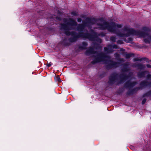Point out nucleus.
Instances as JSON below:
<instances>
[{"instance_id": "obj_1", "label": "nucleus", "mask_w": 151, "mask_h": 151, "mask_svg": "<svg viewBox=\"0 0 151 151\" xmlns=\"http://www.w3.org/2000/svg\"><path fill=\"white\" fill-rule=\"evenodd\" d=\"M87 20L88 21L89 24H91L97 23L99 29H107L109 32L116 34L120 37H126L131 35H136L139 37H143L144 41L146 43H149L151 41V36L149 35L147 31L144 32L137 31L130 28L129 27L126 26L122 31V33H119L118 31L117 28H120L122 27L121 24H116L114 22L109 24L102 19L96 20L95 19H89L87 18Z\"/></svg>"}, {"instance_id": "obj_2", "label": "nucleus", "mask_w": 151, "mask_h": 151, "mask_svg": "<svg viewBox=\"0 0 151 151\" xmlns=\"http://www.w3.org/2000/svg\"><path fill=\"white\" fill-rule=\"evenodd\" d=\"M89 27L87 23L77 25V22L72 19L68 20H65L64 23L61 25V29L63 30L67 35H71L73 38L71 41H75L80 37L88 38L91 41H95L97 38V34L93 31L90 35L86 32L85 28Z\"/></svg>"}, {"instance_id": "obj_3", "label": "nucleus", "mask_w": 151, "mask_h": 151, "mask_svg": "<svg viewBox=\"0 0 151 151\" xmlns=\"http://www.w3.org/2000/svg\"><path fill=\"white\" fill-rule=\"evenodd\" d=\"M97 49L94 48H89L86 52L87 55L94 54L95 57L93 63H96L103 62V63H108L110 64V66L113 67H116L119 66V63H118L111 61L110 60V58L103 53H99L96 52Z\"/></svg>"}, {"instance_id": "obj_4", "label": "nucleus", "mask_w": 151, "mask_h": 151, "mask_svg": "<svg viewBox=\"0 0 151 151\" xmlns=\"http://www.w3.org/2000/svg\"><path fill=\"white\" fill-rule=\"evenodd\" d=\"M117 48V45H109L107 47L104 48V50L106 52H112V50L111 48Z\"/></svg>"}, {"instance_id": "obj_5", "label": "nucleus", "mask_w": 151, "mask_h": 151, "mask_svg": "<svg viewBox=\"0 0 151 151\" xmlns=\"http://www.w3.org/2000/svg\"><path fill=\"white\" fill-rule=\"evenodd\" d=\"M87 44L86 42H83L82 43V46L80 47V49H85L87 46Z\"/></svg>"}, {"instance_id": "obj_6", "label": "nucleus", "mask_w": 151, "mask_h": 151, "mask_svg": "<svg viewBox=\"0 0 151 151\" xmlns=\"http://www.w3.org/2000/svg\"><path fill=\"white\" fill-rule=\"evenodd\" d=\"M141 85L142 86L143 85L144 86H147V85L151 86V83L149 84L147 82H143L141 83Z\"/></svg>"}, {"instance_id": "obj_7", "label": "nucleus", "mask_w": 151, "mask_h": 151, "mask_svg": "<svg viewBox=\"0 0 151 151\" xmlns=\"http://www.w3.org/2000/svg\"><path fill=\"white\" fill-rule=\"evenodd\" d=\"M111 40L112 42H114L116 41V38L115 37H112L111 38Z\"/></svg>"}, {"instance_id": "obj_8", "label": "nucleus", "mask_w": 151, "mask_h": 151, "mask_svg": "<svg viewBox=\"0 0 151 151\" xmlns=\"http://www.w3.org/2000/svg\"><path fill=\"white\" fill-rule=\"evenodd\" d=\"M132 55V54H128L126 55V57L127 58H129L131 57Z\"/></svg>"}, {"instance_id": "obj_9", "label": "nucleus", "mask_w": 151, "mask_h": 151, "mask_svg": "<svg viewBox=\"0 0 151 151\" xmlns=\"http://www.w3.org/2000/svg\"><path fill=\"white\" fill-rule=\"evenodd\" d=\"M52 63H49L47 64V66L48 67H50L52 65Z\"/></svg>"}, {"instance_id": "obj_10", "label": "nucleus", "mask_w": 151, "mask_h": 151, "mask_svg": "<svg viewBox=\"0 0 151 151\" xmlns=\"http://www.w3.org/2000/svg\"><path fill=\"white\" fill-rule=\"evenodd\" d=\"M146 101V99H143L142 101V104H145V102Z\"/></svg>"}, {"instance_id": "obj_11", "label": "nucleus", "mask_w": 151, "mask_h": 151, "mask_svg": "<svg viewBox=\"0 0 151 151\" xmlns=\"http://www.w3.org/2000/svg\"><path fill=\"white\" fill-rule=\"evenodd\" d=\"M117 42L119 44H122V41L119 40L117 41Z\"/></svg>"}, {"instance_id": "obj_12", "label": "nucleus", "mask_w": 151, "mask_h": 151, "mask_svg": "<svg viewBox=\"0 0 151 151\" xmlns=\"http://www.w3.org/2000/svg\"><path fill=\"white\" fill-rule=\"evenodd\" d=\"M147 77L148 78H151V75H147Z\"/></svg>"}, {"instance_id": "obj_13", "label": "nucleus", "mask_w": 151, "mask_h": 151, "mask_svg": "<svg viewBox=\"0 0 151 151\" xmlns=\"http://www.w3.org/2000/svg\"><path fill=\"white\" fill-rule=\"evenodd\" d=\"M81 21H82V20L81 18H78V22H81Z\"/></svg>"}, {"instance_id": "obj_14", "label": "nucleus", "mask_w": 151, "mask_h": 151, "mask_svg": "<svg viewBox=\"0 0 151 151\" xmlns=\"http://www.w3.org/2000/svg\"><path fill=\"white\" fill-rule=\"evenodd\" d=\"M147 66L148 68H151V65H147Z\"/></svg>"}, {"instance_id": "obj_15", "label": "nucleus", "mask_w": 151, "mask_h": 151, "mask_svg": "<svg viewBox=\"0 0 151 151\" xmlns=\"http://www.w3.org/2000/svg\"><path fill=\"white\" fill-rule=\"evenodd\" d=\"M101 35L102 36H104L105 35V34H101L100 35Z\"/></svg>"}, {"instance_id": "obj_16", "label": "nucleus", "mask_w": 151, "mask_h": 151, "mask_svg": "<svg viewBox=\"0 0 151 151\" xmlns=\"http://www.w3.org/2000/svg\"><path fill=\"white\" fill-rule=\"evenodd\" d=\"M135 85V84L134 83H132L130 84V86H133V85Z\"/></svg>"}, {"instance_id": "obj_17", "label": "nucleus", "mask_w": 151, "mask_h": 151, "mask_svg": "<svg viewBox=\"0 0 151 151\" xmlns=\"http://www.w3.org/2000/svg\"><path fill=\"white\" fill-rule=\"evenodd\" d=\"M57 78H58V81H59L60 80V78L58 76L57 77Z\"/></svg>"}, {"instance_id": "obj_18", "label": "nucleus", "mask_w": 151, "mask_h": 151, "mask_svg": "<svg viewBox=\"0 0 151 151\" xmlns=\"http://www.w3.org/2000/svg\"><path fill=\"white\" fill-rule=\"evenodd\" d=\"M144 73H143L142 74V76H145L144 75Z\"/></svg>"}, {"instance_id": "obj_19", "label": "nucleus", "mask_w": 151, "mask_h": 151, "mask_svg": "<svg viewBox=\"0 0 151 151\" xmlns=\"http://www.w3.org/2000/svg\"><path fill=\"white\" fill-rule=\"evenodd\" d=\"M128 78H128H128H127V77H126V78H125V79H128Z\"/></svg>"}, {"instance_id": "obj_20", "label": "nucleus", "mask_w": 151, "mask_h": 151, "mask_svg": "<svg viewBox=\"0 0 151 151\" xmlns=\"http://www.w3.org/2000/svg\"><path fill=\"white\" fill-rule=\"evenodd\" d=\"M72 14H74V12H72Z\"/></svg>"}]
</instances>
